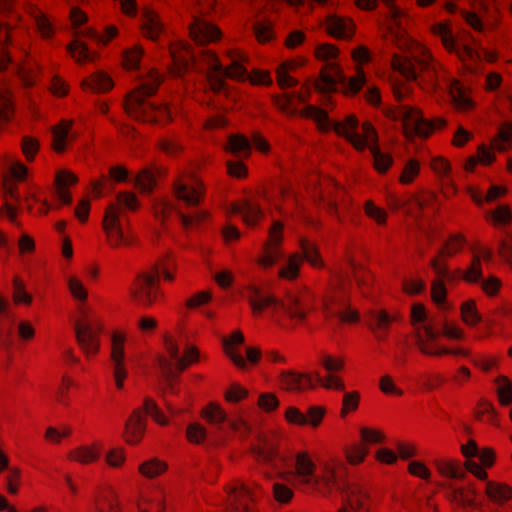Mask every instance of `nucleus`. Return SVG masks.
Listing matches in <instances>:
<instances>
[{"mask_svg":"<svg viewBox=\"0 0 512 512\" xmlns=\"http://www.w3.org/2000/svg\"><path fill=\"white\" fill-rule=\"evenodd\" d=\"M174 195L178 200H182L188 206H198L204 198L205 187L201 181H195L194 185H189L183 178L177 179L173 184Z\"/></svg>","mask_w":512,"mask_h":512,"instance_id":"nucleus-27","label":"nucleus"},{"mask_svg":"<svg viewBox=\"0 0 512 512\" xmlns=\"http://www.w3.org/2000/svg\"><path fill=\"white\" fill-rule=\"evenodd\" d=\"M447 288L445 281L440 278H434L431 281L430 297L432 302L437 306H442L447 300Z\"/></svg>","mask_w":512,"mask_h":512,"instance_id":"nucleus-64","label":"nucleus"},{"mask_svg":"<svg viewBox=\"0 0 512 512\" xmlns=\"http://www.w3.org/2000/svg\"><path fill=\"white\" fill-rule=\"evenodd\" d=\"M231 212L241 214L243 223L249 228L258 226L265 218V214L260 205L250 200L232 203Z\"/></svg>","mask_w":512,"mask_h":512,"instance_id":"nucleus-31","label":"nucleus"},{"mask_svg":"<svg viewBox=\"0 0 512 512\" xmlns=\"http://www.w3.org/2000/svg\"><path fill=\"white\" fill-rule=\"evenodd\" d=\"M245 342V337L240 329L234 330L229 336L221 341L224 355L232 362L236 369L246 372L251 366H257L263 356L262 350L258 346H249L245 350L246 359L239 351V347Z\"/></svg>","mask_w":512,"mask_h":512,"instance_id":"nucleus-8","label":"nucleus"},{"mask_svg":"<svg viewBox=\"0 0 512 512\" xmlns=\"http://www.w3.org/2000/svg\"><path fill=\"white\" fill-rule=\"evenodd\" d=\"M253 148L265 154L269 144L259 133H254L251 139L242 134H232L228 138L227 149L235 155L248 157Z\"/></svg>","mask_w":512,"mask_h":512,"instance_id":"nucleus-17","label":"nucleus"},{"mask_svg":"<svg viewBox=\"0 0 512 512\" xmlns=\"http://www.w3.org/2000/svg\"><path fill=\"white\" fill-rule=\"evenodd\" d=\"M433 466L443 478L463 480L466 477L465 469L459 459L438 458L433 461Z\"/></svg>","mask_w":512,"mask_h":512,"instance_id":"nucleus-36","label":"nucleus"},{"mask_svg":"<svg viewBox=\"0 0 512 512\" xmlns=\"http://www.w3.org/2000/svg\"><path fill=\"white\" fill-rule=\"evenodd\" d=\"M350 304V291L343 284L330 287L323 298L324 312L328 317L335 316L338 311L349 307Z\"/></svg>","mask_w":512,"mask_h":512,"instance_id":"nucleus-24","label":"nucleus"},{"mask_svg":"<svg viewBox=\"0 0 512 512\" xmlns=\"http://www.w3.org/2000/svg\"><path fill=\"white\" fill-rule=\"evenodd\" d=\"M316 469L315 463L310 458L308 452L302 451L295 457V472L301 479L311 478Z\"/></svg>","mask_w":512,"mask_h":512,"instance_id":"nucleus-54","label":"nucleus"},{"mask_svg":"<svg viewBox=\"0 0 512 512\" xmlns=\"http://www.w3.org/2000/svg\"><path fill=\"white\" fill-rule=\"evenodd\" d=\"M298 246L301 251L299 254L303 257V262L306 261L316 270H323L325 268V262L321 255L320 248L315 241L306 236H300Z\"/></svg>","mask_w":512,"mask_h":512,"instance_id":"nucleus-34","label":"nucleus"},{"mask_svg":"<svg viewBox=\"0 0 512 512\" xmlns=\"http://www.w3.org/2000/svg\"><path fill=\"white\" fill-rule=\"evenodd\" d=\"M439 336L440 333L431 324L418 327L415 330V345L423 355L441 357V347H436L434 343Z\"/></svg>","mask_w":512,"mask_h":512,"instance_id":"nucleus-29","label":"nucleus"},{"mask_svg":"<svg viewBox=\"0 0 512 512\" xmlns=\"http://www.w3.org/2000/svg\"><path fill=\"white\" fill-rule=\"evenodd\" d=\"M201 360H207V356L201 357L199 348L196 345H190L184 349L182 357L178 359L176 369L179 373H183L190 366L198 364Z\"/></svg>","mask_w":512,"mask_h":512,"instance_id":"nucleus-48","label":"nucleus"},{"mask_svg":"<svg viewBox=\"0 0 512 512\" xmlns=\"http://www.w3.org/2000/svg\"><path fill=\"white\" fill-rule=\"evenodd\" d=\"M148 269L150 272L156 271L157 278L161 280L162 277L164 282L173 283L176 279V262L169 255L158 259Z\"/></svg>","mask_w":512,"mask_h":512,"instance_id":"nucleus-43","label":"nucleus"},{"mask_svg":"<svg viewBox=\"0 0 512 512\" xmlns=\"http://www.w3.org/2000/svg\"><path fill=\"white\" fill-rule=\"evenodd\" d=\"M138 512H165L164 497L159 492L142 494L137 501Z\"/></svg>","mask_w":512,"mask_h":512,"instance_id":"nucleus-45","label":"nucleus"},{"mask_svg":"<svg viewBox=\"0 0 512 512\" xmlns=\"http://www.w3.org/2000/svg\"><path fill=\"white\" fill-rule=\"evenodd\" d=\"M271 309L275 317L286 321L282 324L283 328L294 330L307 324L308 318L316 310V304L311 292L300 291L281 299L276 296Z\"/></svg>","mask_w":512,"mask_h":512,"instance_id":"nucleus-5","label":"nucleus"},{"mask_svg":"<svg viewBox=\"0 0 512 512\" xmlns=\"http://www.w3.org/2000/svg\"><path fill=\"white\" fill-rule=\"evenodd\" d=\"M512 147V125L505 123L498 129L496 136L493 138L490 147H480L479 157H469L466 160H495L496 152L503 153Z\"/></svg>","mask_w":512,"mask_h":512,"instance_id":"nucleus-18","label":"nucleus"},{"mask_svg":"<svg viewBox=\"0 0 512 512\" xmlns=\"http://www.w3.org/2000/svg\"><path fill=\"white\" fill-rule=\"evenodd\" d=\"M392 64L408 80L420 81L429 90L447 89L458 109L466 110L472 106L460 83L441 72L440 65L429 52L422 51L420 55L413 57L395 56Z\"/></svg>","mask_w":512,"mask_h":512,"instance_id":"nucleus-2","label":"nucleus"},{"mask_svg":"<svg viewBox=\"0 0 512 512\" xmlns=\"http://www.w3.org/2000/svg\"><path fill=\"white\" fill-rule=\"evenodd\" d=\"M361 402V394L358 390L345 391L341 401L339 417L346 419L348 415L358 411Z\"/></svg>","mask_w":512,"mask_h":512,"instance_id":"nucleus-50","label":"nucleus"},{"mask_svg":"<svg viewBox=\"0 0 512 512\" xmlns=\"http://www.w3.org/2000/svg\"><path fill=\"white\" fill-rule=\"evenodd\" d=\"M250 451L256 456L257 461L270 463L279 455V440L273 435L259 433Z\"/></svg>","mask_w":512,"mask_h":512,"instance_id":"nucleus-25","label":"nucleus"},{"mask_svg":"<svg viewBox=\"0 0 512 512\" xmlns=\"http://www.w3.org/2000/svg\"><path fill=\"white\" fill-rule=\"evenodd\" d=\"M445 497L451 503H456L462 508L477 507V492L473 485L453 489L445 494Z\"/></svg>","mask_w":512,"mask_h":512,"instance_id":"nucleus-38","label":"nucleus"},{"mask_svg":"<svg viewBox=\"0 0 512 512\" xmlns=\"http://www.w3.org/2000/svg\"><path fill=\"white\" fill-rule=\"evenodd\" d=\"M485 494L492 503L502 506L512 500V486L503 482L487 480Z\"/></svg>","mask_w":512,"mask_h":512,"instance_id":"nucleus-39","label":"nucleus"},{"mask_svg":"<svg viewBox=\"0 0 512 512\" xmlns=\"http://www.w3.org/2000/svg\"><path fill=\"white\" fill-rule=\"evenodd\" d=\"M303 264V257L299 253H292L287 260V264L279 269L278 277L281 279L293 281L300 274V267Z\"/></svg>","mask_w":512,"mask_h":512,"instance_id":"nucleus-49","label":"nucleus"},{"mask_svg":"<svg viewBox=\"0 0 512 512\" xmlns=\"http://www.w3.org/2000/svg\"><path fill=\"white\" fill-rule=\"evenodd\" d=\"M141 30L145 37L157 41L165 34L164 24L159 15L149 8H145L141 17Z\"/></svg>","mask_w":512,"mask_h":512,"instance_id":"nucleus-35","label":"nucleus"},{"mask_svg":"<svg viewBox=\"0 0 512 512\" xmlns=\"http://www.w3.org/2000/svg\"><path fill=\"white\" fill-rule=\"evenodd\" d=\"M73 125L72 120L63 119L51 128V145L55 152L63 153L69 143L78 137L79 131L74 129Z\"/></svg>","mask_w":512,"mask_h":512,"instance_id":"nucleus-26","label":"nucleus"},{"mask_svg":"<svg viewBox=\"0 0 512 512\" xmlns=\"http://www.w3.org/2000/svg\"><path fill=\"white\" fill-rule=\"evenodd\" d=\"M474 418L494 427L500 426V418L492 402L485 398L478 400L474 409Z\"/></svg>","mask_w":512,"mask_h":512,"instance_id":"nucleus-42","label":"nucleus"},{"mask_svg":"<svg viewBox=\"0 0 512 512\" xmlns=\"http://www.w3.org/2000/svg\"><path fill=\"white\" fill-rule=\"evenodd\" d=\"M128 297L132 304L141 308H151L165 300L160 279L156 271L150 272L148 267L139 271L128 286Z\"/></svg>","mask_w":512,"mask_h":512,"instance_id":"nucleus-6","label":"nucleus"},{"mask_svg":"<svg viewBox=\"0 0 512 512\" xmlns=\"http://www.w3.org/2000/svg\"><path fill=\"white\" fill-rule=\"evenodd\" d=\"M385 202L391 211H398L411 204L413 202V197L411 194L407 193L398 194L393 191H387L385 195Z\"/></svg>","mask_w":512,"mask_h":512,"instance_id":"nucleus-59","label":"nucleus"},{"mask_svg":"<svg viewBox=\"0 0 512 512\" xmlns=\"http://www.w3.org/2000/svg\"><path fill=\"white\" fill-rule=\"evenodd\" d=\"M205 61L208 68V82L210 88L219 93L225 89V78H231L238 81L250 80L252 84L270 85L272 80L268 73L255 72L249 75L247 69L243 66L246 57L239 52L231 53L229 55L231 63L228 67H223L218 58L211 51H206Z\"/></svg>","mask_w":512,"mask_h":512,"instance_id":"nucleus-4","label":"nucleus"},{"mask_svg":"<svg viewBox=\"0 0 512 512\" xmlns=\"http://www.w3.org/2000/svg\"><path fill=\"white\" fill-rule=\"evenodd\" d=\"M122 209L118 208V205L109 204L104 211L102 219V229L109 230L113 228H121L120 216Z\"/></svg>","mask_w":512,"mask_h":512,"instance_id":"nucleus-60","label":"nucleus"},{"mask_svg":"<svg viewBox=\"0 0 512 512\" xmlns=\"http://www.w3.org/2000/svg\"><path fill=\"white\" fill-rule=\"evenodd\" d=\"M82 87L84 90L93 92H106L113 87V82L107 74L98 71L92 74L89 79L83 80Z\"/></svg>","mask_w":512,"mask_h":512,"instance_id":"nucleus-47","label":"nucleus"},{"mask_svg":"<svg viewBox=\"0 0 512 512\" xmlns=\"http://www.w3.org/2000/svg\"><path fill=\"white\" fill-rule=\"evenodd\" d=\"M461 320L468 326L474 327L482 322V316L477 309L474 299H468L460 306Z\"/></svg>","mask_w":512,"mask_h":512,"instance_id":"nucleus-52","label":"nucleus"},{"mask_svg":"<svg viewBox=\"0 0 512 512\" xmlns=\"http://www.w3.org/2000/svg\"><path fill=\"white\" fill-rule=\"evenodd\" d=\"M307 190L330 215L338 214V205L346 195L345 188L334 178L318 172L309 174Z\"/></svg>","mask_w":512,"mask_h":512,"instance_id":"nucleus-7","label":"nucleus"},{"mask_svg":"<svg viewBox=\"0 0 512 512\" xmlns=\"http://www.w3.org/2000/svg\"><path fill=\"white\" fill-rule=\"evenodd\" d=\"M203 11L193 15L189 25L190 36L198 44L213 42L221 37V31L203 17Z\"/></svg>","mask_w":512,"mask_h":512,"instance_id":"nucleus-23","label":"nucleus"},{"mask_svg":"<svg viewBox=\"0 0 512 512\" xmlns=\"http://www.w3.org/2000/svg\"><path fill=\"white\" fill-rule=\"evenodd\" d=\"M227 512H255V502L246 486L241 485L232 489Z\"/></svg>","mask_w":512,"mask_h":512,"instance_id":"nucleus-33","label":"nucleus"},{"mask_svg":"<svg viewBox=\"0 0 512 512\" xmlns=\"http://www.w3.org/2000/svg\"><path fill=\"white\" fill-rule=\"evenodd\" d=\"M496 383H503L497 389L498 401L501 406H509L512 404V382L505 375H500L495 380Z\"/></svg>","mask_w":512,"mask_h":512,"instance_id":"nucleus-63","label":"nucleus"},{"mask_svg":"<svg viewBox=\"0 0 512 512\" xmlns=\"http://www.w3.org/2000/svg\"><path fill=\"white\" fill-rule=\"evenodd\" d=\"M397 117L402 121L405 137L410 140L414 137L426 138L435 128L444 127L446 124L443 118L429 121L417 108L406 104L398 108Z\"/></svg>","mask_w":512,"mask_h":512,"instance_id":"nucleus-9","label":"nucleus"},{"mask_svg":"<svg viewBox=\"0 0 512 512\" xmlns=\"http://www.w3.org/2000/svg\"><path fill=\"white\" fill-rule=\"evenodd\" d=\"M466 243L467 238L464 234H451L444 241L437 253L446 258H453L463 251Z\"/></svg>","mask_w":512,"mask_h":512,"instance_id":"nucleus-46","label":"nucleus"},{"mask_svg":"<svg viewBox=\"0 0 512 512\" xmlns=\"http://www.w3.org/2000/svg\"><path fill=\"white\" fill-rule=\"evenodd\" d=\"M366 79L363 71H358L355 77L346 79L338 65L334 62H328L325 70L321 73L320 82L316 84V88L320 91H333L337 84H342L352 93H357L364 85Z\"/></svg>","mask_w":512,"mask_h":512,"instance_id":"nucleus-11","label":"nucleus"},{"mask_svg":"<svg viewBox=\"0 0 512 512\" xmlns=\"http://www.w3.org/2000/svg\"><path fill=\"white\" fill-rule=\"evenodd\" d=\"M166 176V171L155 165L139 170L134 179L133 187L141 196H151L158 187V181Z\"/></svg>","mask_w":512,"mask_h":512,"instance_id":"nucleus-21","label":"nucleus"},{"mask_svg":"<svg viewBox=\"0 0 512 512\" xmlns=\"http://www.w3.org/2000/svg\"><path fill=\"white\" fill-rule=\"evenodd\" d=\"M422 391L429 393L441 388L446 384V377L439 372L423 373L419 377Z\"/></svg>","mask_w":512,"mask_h":512,"instance_id":"nucleus-55","label":"nucleus"},{"mask_svg":"<svg viewBox=\"0 0 512 512\" xmlns=\"http://www.w3.org/2000/svg\"><path fill=\"white\" fill-rule=\"evenodd\" d=\"M137 409L142 410L145 417L149 415L160 426H166L169 423V419L151 397H145L142 407H137Z\"/></svg>","mask_w":512,"mask_h":512,"instance_id":"nucleus-51","label":"nucleus"},{"mask_svg":"<svg viewBox=\"0 0 512 512\" xmlns=\"http://www.w3.org/2000/svg\"><path fill=\"white\" fill-rule=\"evenodd\" d=\"M76 342L87 359L95 357L100 351V334L103 324L92 326L86 319H78L74 326Z\"/></svg>","mask_w":512,"mask_h":512,"instance_id":"nucleus-12","label":"nucleus"},{"mask_svg":"<svg viewBox=\"0 0 512 512\" xmlns=\"http://www.w3.org/2000/svg\"><path fill=\"white\" fill-rule=\"evenodd\" d=\"M12 299L15 305L25 304L30 306L33 301L32 295L26 291L25 284L19 276L13 278Z\"/></svg>","mask_w":512,"mask_h":512,"instance_id":"nucleus-61","label":"nucleus"},{"mask_svg":"<svg viewBox=\"0 0 512 512\" xmlns=\"http://www.w3.org/2000/svg\"><path fill=\"white\" fill-rule=\"evenodd\" d=\"M92 512H123L119 496L110 485L97 487L91 500Z\"/></svg>","mask_w":512,"mask_h":512,"instance_id":"nucleus-19","label":"nucleus"},{"mask_svg":"<svg viewBox=\"0 0 512 512\" xmlns=\"http://www.w3.org/2000/svg\"><path fill=\"white\" fill-rule=\"evenodd\" d=\"M200 416L211 424L223 423L226 419V413L222 407L215 402L207 404L200 412Z\"/></svg>","mask_w":512,"mask_h":512,"instance_id":"nucleus-58","label":"nucleus"},{"mask_svg":"<svg viewBox=\"0 0 512 512\" xmlns=\"http://www.w3.org/2000/svg\"><path fill=\"white\" fill-rule=\"evenodd\" d=\"M112 205H118V208L124 207L130 212L136 213L141 209V203L137 195L132 191H121L116 195L115 203Z\"/></svg>","mask_w":512,"mask_h":512,"instance_id":"nucleus-57","label":"nucleus"},{"mask_svg":"<svg viewBox=\"0 0 512 512\" xmlns=\"http://www.w3.org/2000/svg\"><path fill=\"white\" fill-rule=\"evenodd\" d=\"M284 224L275 221L268 230V237L263 245V254L258 257L256 263L263 269H269L275 265L280 255V246L284 240Z\"/></svg>","mask_w":512,"mask_h":512,"instance_id":"nucleus-14","label":"nucleus"},{"mask_svg":"<svg viewBox=\"0 0 512 512\" xmlns=\"http://www.w3.org/2000/svg\"><path fill=\"white\" fill-rule=\"evenodd\" d=\"M306 100L302 92H286L277 96L275 103L279 109L289 115H301L314 119L319 129L333 130L339 136L346 138L358 151L369 149L375 161L393 160L392 156L382 154L378 145V134L371 123L364 122L360 125L354 115H348L344 121H334L329 118L326 111L316 106L307 105L302 110L294 106L295 101L305 103Z\"/></svg>","mask_w":512,"mask_h":512,"instance_id":"nucleus-1","label":"nucleus"},{"mask_svg":"<svg viewBox=\"0 0 512 512\" xmlns=\"http://www.w3.org/2000/svg\"><path fill=\"white\" fill-rule=\"evenodd\" d=\"M79 182L78 176L69 170H61L56 173L54 178V189L63 206H70L73 203V197L69 190Z\"/></svg>","mask_w":512,"mask_h":512,"instance_id":"nucleus-30","label":"nucleus"},{"mask_svg":"<svg viewBox=\"0 0 512 512\" xmlns=\"http://www.w3.org/2000/svg\"><path fill=\"white\" fill-rule=\"evenodd\" d=\"M434 32L441 37L442 43L445 46V48L450 52L457 53L461 60H477L480 58L478 53H476L472 48L465 45L462 47H458L449 28L446 25H437L434 29Z\"/></svg>","mask_w":512,"mask_h":512,"instance_id":"nucleus-32","label":"nucleus"},{"mask_svg":"<svg viewBox=\"0 0 512 512\" xmlns=\"http://www.w3.org/2000/svg\"><path fill=\"white\" fill-rule=\"evenodd\" d=\"M366 326L377 340L387 338L391 325L401 322L403 316L399 311L389 313L386 309L370 310L365 314Z\"/></svg>","mask_w":512,"mask_h":512,"instance_id":"nucleus-15","label":"nucleus"},{"mask_svg":"<svg viewBox=\"0 0 512 512\" xmlns=\"http://www.w3.org/2000/svg\"><path fill=\"white\" fill-rule=\"evenodd\" d=\"M302 484L322 496H328L336 485L335 466L332 463H325L318 475L313 478L301 479Z\"/></svg>","mask_w":512,"mask_h":512,"instance_id":"nucleus-22","label":"nucleus"},{"mask_svg":"<svg viewBox=\"0 0 512 512\" xmlns=\"http://www.w3.org/2000/svg\"><path fill=\"white\" fill-rule=\"evenodd\" d=\"M462 281L467 284H476L482 280L483 269L477 256L472 257L469 266L463 271Z\"/></svg>","mask_w":512,"mask_h":512,"instance_id":"nucleus-62","label":"nucleus"},{"mask_svg":"<svg viewBox=\"0 0 512 512\" xmlns=\"http://www.w3.org/2000/svg\"><path fill=\"white\" fill-rule=\"evenodd\" d=\"M169 57L172 62V73L180 76L188 71L195 63V54L187 44H169Z\"/></svg>","mask_w":512,"mask_h":512,"instance_id":"nucleus-28","label":"nucleus"},{"mask_svg":"<svg viewBox=\"0 0 512 512\" xmlns=\"http://www.w3.org/2000/svg\"><path fill=\"white\" fill-rule=\"evenodd\" d=\"M147 429V417L140 409H133L127 418L122 433L123 441L129 446H137L145 436Z\"/></svg>","mask_w":512,"mask_h":512,"instance_id":"nucleus-20","label":"nucleus"},{"mask_svg":"<svg viewBox=\"0 0 512 512\" xmlns=\"http://www.w3.org/2000/svg\"><path fill=\"white\" fill-rule=\"evenodd\" d=\"M355 25L349 18L330 16L327 21L328 32L337 38L348 39L354 34Z\"/></svg>","mask_w":512,"mask_h":512,"instance_id":"nucleus-40","label":"nucleus"},{"mask_svg":"<svg viewBox=\"0 0 512 512\" xmlns=\"http://www.w3.org/2000/svg\"><path fill=\"white\" fill-rule=\"evenodd\" d=\"M168 463L158 457L149 458L138 465V473L145 479L153 480L168 471Z\"/></svg>","mask_w":512,"mask_h":512,"instance_id":"nucleus-41","label":"nucleus"},{"mask_svg":"<svg viewBox=\"0 0 512 512\" xmlns=\"http://www.w3.org/2000/svg\"><path fill=\"white\" fill-rule=\"evenodd\" d=\"M127 332L123 329H115L111 333L110 360L113 363V377L118 390H122L128 376L125 367V343Z\"/></svg>","mask_w":512,"mask_h":512,"instance_id":"nucleus-13","label":"nucleus"},{"mask_svg":"<svg viewBox=\"0 0 512 512\" xmlns=\"http://www.w3.org/2000/svg\"><path fill=\"white\" fill-rule=\"evenodd\" d=\"M242 294L247 299L253 316H260L275 304L276 295L265 293L264 285L256 282L245 285L242 288Z\"/></svg>","mask_w":512,"mask_h":512,"instance_id":"nucleus-16","label":"nucleus"},{"mask_svg":"<svg viewBox=\"0 0 512 512\" xmlns=\"http://www.w3.org/2000/svg\"><path fill=\"white\" fill-rule=\"evenodd\" d=\"M321 375L318 371L301 372L297 370H282L277 381L279 388L289 394H304L319 387Z\"/></svg>","mask_w":512,"mask_h":512,"instance_id":"nucleus-10","label":"nucleus"},{"mask_svg":"<svg viewBox=\"0 0 512 512\" xmlns=\"http://www.w3.org/2000/svg\"><path fill=\"white\" fill-rule=\"evenodd\" d=\"M369 454L367 445L361 442L353 443L344 448V455L347 463L353 466L360 465Z\"/></svg>","mask_w":512,"mask_h":512,"instance_id":"nucleus-53","label":"nucleus"},{"mask_svg":"<svg viewBox=\"0 0 512 512\" xmlns=\"http://www.w3.org/2000/svg\"><path fill=\"white\" fill-rule=\"evenodd\" d=\"M102 445L94 442L90 445H81L69 451L67 458L83 465L98 461L101 455Z\"/></svg>","mask_w":512,"mask_h":512,"instance_id":"nucleus-37","label":"nucleus"},{"mask_svg":"<svg viewBox=\"0 0 512 512\" xmlns=\"http://www.w3.org/2000/svg\"><path fill=\"white\" fill-rule=\"evenodd\" d=\"M161 81L162 76L151 70L146 79L126 96L124 108L130 117L143 122H159L170 118V112L165 105H155L145 99L156 92Z\"/></svg>","mask_w":512,"mask_h":512,"instance_id":"nucleus-3","label":"nucleus"},{"mask_svg":"<svg viewBox=\"0 0 512 512\" xmlns=\"http://www.w3.org/2000/svg\"><path fill=\"white\" fill-rule=\"evenodd\" d=\"M347 502L354 512H368L369 510V495L357 484L348 486Z\"/></svg>","mask_w":512,"mask_h":512,"instance_id":"nucleus-44","label":"nucleus"},{"mask_svg":"<svg viewBox=\"0 0 512 512\" xmlns=\"http://www.w3.org/2000/svg\"><path fill=\"white\" fill-rule=\"evenodd\" d=\"M327 414V408L324 405H311L305 412L304 426H310L313 429L319 428Z\"/></svg>","mask_w":512,"mask_h":512,"instance_id":"nucleus-56","label":"nucleus"}]
</instances>
